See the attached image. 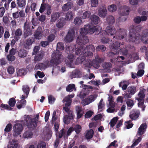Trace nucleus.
Instances as JSON below:
<instances>
[{"mask_svg": "<svg viewBox=\"0 0 148 148\" xmlns=\"http://www.w3.org/2000/svg\"><path fill=\"white\" fill-rule=\"evenodd\" d=\"M70 47H68L66 48V52L68 54L65 60L66 64L68 65H70L73 62L74 55L72 53L74 52V50L71 49L70 50Z\"/></svg>", "mask_w": 148, "mask_h": 148, "instance_id": "nucleus-5", "label": "nucleus"}, {"mask_svg": "<svg viewBox=\"0 0 148 148\" xmlns=\"http://www.w3.org/2000/svg\"><path fill=\"white\" fill-rule=\"evenodd\" d=\"M26 0H17L16 4L18 8H23L25 6Z\"/></svg>", "mask_w": 148, "mask_h": 148, "instance_id": "nucleus-32", "label": "nucleus"}, {"mask_svg": "<svg viewBox=\"0 0 148 148\" xmlns=\"http://www.w3.org/2000/svg\"><path fill=\"white\" fill-rule=\"evenodd\" d=\"M93 130L92 129H90L86 132L85 137L87 139H89L93 137Z\"/></svg>", "mask_w": 148, "mask_h": 148, "instance_id": "nucleus-31", "label": "nucleus"}, {"mask_svg": "<svg viewBox=\"0 0 148 148\" xmlns=\"http://www.w3.org/2000/svg\"><path fill=\"white\" fill-rule=\"evenodd\" d=\"M45 64L42 63H40L36 64L34 68V69L36 70L38 69L41 70L45 69Z\"/></svg>", "mask_w": 148, "mask_h": 148, "instance_id": "nucleus-34", "label": "nucleus"}, {"mask_svg": "<svg viewBox=\"0 0 148 148\" xmlns=\"http://www.w3.org/2000/svg\"><path fill=\"white\" fill-rule=\"evenodd\" d=\"M85 27L84 28H82L81 29L80 32V35L82 36H86V35L88 33V28L87 27V25L85 26Z\"/></svg>", "mask_w": 148, "mask_h": 148, "instance_id": "nucleus-29", "label": "nucleus"}, {"mask_svg": "<svg viewBox=\"0 0 148 148\" xmlns=\"http://www.w3.org/2000/svg\"><path fill=\"white\" fill-rule=\"evenodd\" d=\"M88 62L87 64L92 65L93 67L96 69H98L100 66L101 64L97 61H95L94 59L92 61L90 59H87Z\"/></svg>", "mask_w": 148, "mask_h": 148, "instance_id": "nucleus-15", "label": "nucleus"}, {"mask_svg": "<svg viewBox=\"0 0 148 148\" xmlns=\"http://www.w3.org/2000/svg\"><path fill=\"white\" fill-rule=\"evenodd\" d=\"M64 49L63 44L61 42H58L57 44L56 50L54 51L51 55L50 62L52 64L57 65L62 62L63 58L60 51Z\"/></svg>", "mask_w": 148, "mask_h": 148, "instance_id": "nucleus-2", "label": "nucleus"}, {"mask_svg": "<svg viewBox=\"0 0 148 148\" xmlns=\"http://www.w3.org/2000/svg\"><path fill=\"white\" fill-rule=\"evenodd\" d=\"M99 16L101 18H105L106 15L107 10L105 5H102L98 10Z\"/></svg>", "mask_w": 148, "mask_h": 148, "instance_id": "nucleus-13", "label": "nucleus"}, {"mask_svg": "<svg viewBox=\"0 0 148 148\" xmlns=\"http://www.w3.org/2000/svg\"><path fill=\"white\" fill-rule=\"evenodd\" d=\"M10 107H14L16 103V100L14 98H12L10 99L8 102Z\"/></svg>", "mask_w": 148, "mask_h": 148, "instance_id": "nucleus-53", "label": "nucleus"}, {"mask_svg": "<svg viewBox=\"0 0 148 148\" xmlns=\"http://www.w3.org/2000/svg\"><path fill=\"white\" fill-rule=\"evenodd\" d=\"M86 60V58L84 56H79L76 59V61L75 62V64H82V62Z\"/></svg>", "mask_w": 148, "mask_h": 148, "instance_id": "nucleus-33", "label": "nucleus"}, {"mask_svg": "<svg viewBox=\"0 0 148 148\" xmlns=\"http://www.w3.org/2000/svg\"><path fill=\"white\" fill-rule=\"evenodd\" d=\"M33 136V133L30 130L25 131L23 134V137L24 138H31Z\"/></svg>", "mask_w": 148, "mask_h": 148, "instance_id": "nucleus-36", "label": "nucleus"}, {"mask_svg": "<svg viewBox=\"0 0 148 148\" xmlns=\"http://www.w3.org/2000/svg\"><path fill=\"white\" fill-rule=\"evenodd\" d=\"M142 14L143 15L140 17L141 21H145L147 20V17H148V11H143L142 12Z\"/></svg>", "mask_w": 148, "mask_h": 148, "instance_id": "nucleus-42", "label": "nucleus"}, {"mask_svg": "<svg viewBox=\"0 0 148 148\" xmlns=\"http://www.w3.org/2000/svg\"><path fill=\"white\" fill-rule=\"evenodd\" d=\"M91 23L92 25H96L98 23L99 21V17L95 15H93L90 16Z\"/></svg>", "mask_w": 148, "mask_h": 148, "instance_id": "nucleus-19", "label": "nucleus"}, {"mask_svg": "<svg viewBox=\"0 0 148 148\" xmlns=\"http://www.w3.org/2000/svg\"><path fill=\"white\" fill-rule=\"evenodd\" d=\"M65 23L64 20L63 18H60L57 21L56 27L59 28H62L64 25Z\"/></svg>", "mask_w": 148, "mask_h": 148, "instance_id": "nucleus-22", "label": "nucleus"}, {"mask_svg": "<svg viewBox=\"0 0 148 148\" xmlns=\"http://www.w3.org/2000/svg\"><path fill=\"white\" fill-rule=\"evenodd\" d=\"M60 13L59 12L53 13L51 16V21L55 22L60 17Z\"/></svg>", "mask_w": 148, "mask_h": 148, "instance_id": "nucleus-21", "label": "nucleus"}, {"mask_svg": "<svg viewBox=\"0 0 148 148\" xmlns=\"http://www.w3.org/2000/svg\"><path fill=\"white\" fill-rule=\"evenodd\" d=\"M19 145L18 140L15 139H12L10 143L9 148H17Z\"/></svg>", "mask_w": 148, "mask_h": 148, "instance_id": "nucleus-27", "label": "nucleus"}, {"mask_svg": "<svg viewBox=\"0 0 148 148\" xmlns=\"http://www.w3.org/2000/svg\"><path fill=\"white\" fill-rule=\"evenodd\" d=\"M119 14L122 16L127 15L130 12V8L127 6L124 5L120 7L119 10Z\"/></svg>", "mask_w": 148, "mask_h": 148, "instance_id": "nucleus-12", "label": "nucleus"}, {"mask_svg": "<svg viewBox=\"0 0 148 148\" xmlns=\"http://www.w3.org/2000/svg\"><path fill=\"white\" fill-rule=\"evenodd\" d=\"M112 66L110 62H105L103 65V67L105 69H110Z\"/></svg>", "mask_w": 148, "mask_h": 148, "instance_id": "nucleus-59", "label": "nucleus"}, {"mask_svg": "<svg viewBox=\"0 0 148 148\" xmlns=\"http://www.w3.org/2000/svg\"><path fill=\"white\" fill-rule=\"evenodd\" d=\"M81 73L80 71L78 70H76L73 72L72 74V77L73 78L78 77L81 75Z\"/></svg>", "mask_w": 148, "mask_h": 148, "instance_id": "nucleus-50", "label": "nucleus"}, {"mask_svg": "<svg viewBox=\"0 0 148 148\" xmlns=\"http://www.w3.org/2000/svg\"><path fill=\"white\" fill-rule=\"evenodd\" d=\"M27 71L24 69H20L17 72V74L18 76H24L26 74Z\"/></svg>", "mask_w": 148, "mask_h": 148, "instance_id": "nucleus-43", "label": "nucleus"}, {"mask_svg": "<svg viewBox=\"0 0 148 148\" xmlns=\"http://www.w3.org/2000/svg\"><path fill=\"white\" fill-rule=\"evenodd\" d=\"M75 32L73 30H69L64 38V41L66 42H70L73 40L74 37Z\"/></svg>", "mask_w": 148, "mask_h": 148, "instance_id": "nucleus-11", "label": "nucleus"}, {"mask_svg": "<svg viewBox=\"0 0 148 148\" xmlns=\"http://www.w3.org/2000/svg\"><path fill=\"white\" fill-rule=\"evenodd\" d=\"M73 15L72 12L69 11L66 14V19L67 20L70 21L73 18Z\"/></svg>", "mask_w": 148, "mask_h": 148, "instance_id": "nucleus-49", "label": "nucleus"}, {"mask_svg": "<svg viewBox=\"0 0 148 148\" xmlns=\"http://www.w3.org/2000/svg\"><path fill=\"white\" fill-rule=\"evenodd\" d=\"M35 41V39L34 38L32 37L29 38L26 40L25 44L27 46H29L32 45Z\"/></svg>", "mask_w": 148, "mask_h": 148, "instance_id": "nucleus-41", "label": "nucleus"}, {"mask_svg": "<svg viewBox=\"0 0 148 148\" xmlns=\"http://www.w3.org/2000/svg\"><path fill=\"white\" fill-rule=\"evenodd\" d=\"M1 107L3 108L9 110H12L13 109L12 108L8 106V105L4 103L1 104Z\"/></svg>", "mask_w": 148, "mask_h": 148, "instance_id": "nucleus-64", "label": "nucleus"}, {"mask_svg": "<svg viewBox=\"0 0 148 148\" xmlns=\"http://www.w3.org/2000/svg\"><path fill=\"white\" fill-rule=\"evenodd\" d=\"M81 126L78 124H77L75 125L74 128V130L77 134H79L82 130Z\"/></svg>", "mask_w": 148, "mask_h": 148, "instance_id": "nucleus-46", "label": "nucleus"}, {"mask_svg": "<svg viewBox=\"0 0 148 148\" xmlns=\"http://www.w3.org/2000/svg\"><path fill=\"white\" fill-rule=\"evenodd\" d=\"M87 27L88 28V34H92L95 33L96 35H98L101 32L102 28L99 26L97 25L91 27L89 25H87Z\"/></svg>", "mask_w": 148, "mask_h": 148, "instance_id": "nucleus-7", "label": "nucleus"}, {"mask_svg": "<svg viewBox=\"0 0 148 148\" xmlns=\"http://www.w3.org/2000/svg\"><path fill=\"white\" fill-rule=\"evenodd\" d=\"M22 31L21 29L18 28L16 30L14 38L16 41H17L20 38V36L22 35Z\"/></svg>", "mask_w": 148, "mask_h": 148, "instance_id": "nucleus-20", "label": "nucleus"}, {"mask_svg": "<svg viewBox=\"0 0 148 148\" xmlns=\"http://www.w3.org/2000/svg\"><path fill=\"white\" fill-rule=\"evenodd\" d=\"M145 90L144 88H143L140 90L138 94V97L136 99L138 101L144 100V98L145 97Z\"/></svg>", "mask_w": 148, "mask_h": 148, "instance_id": "nucleus-17", "label": "nucleus"}, {"mask_svg": "<svg viewBox=\"0 0 148 148\" xmlns=\"http://www.w3.org/2000/svg\"><path fill=\"white\" fill-rule=\"evenodd\" d=\"M129 84V81H124L120 82L119 84V87H121L122 89L124 90L127 88V86Z\"/></svg>", "mask_w": 148, "mask_h": 148, "instance_id": "nucleus-25", "label": "nucleus"}, {"mask_svg": "<svg viewBox=\"0 0 148 148\" xmlns=\"http://www.w3.org/2000/svg\"><path fill=\"white\" fill-rule=\"evenodd\" d=\"M89 41L87 36H78L77 39V44L80 45H83L87 43Z\"/></svg>", "mask_w": 148, "mask_h": 148, "instance_id": "nucleus-9", "label": "nucleus"}, {"mask_svg": "<svg viewBox=\"0 0 148 148\" xmlns=\"http://www.w3.org/2000/svg\"><path fill=\"white\" fill-rule=\"evenodd\" d=\"M141 30L140 26L132 25L131 26L130 30L129 41L130 42H134L138 43L140 40V38L142 41L145 43H148V34L143 35L140 37L138 33Z\"/></svg>", "mask_w": 148, "mask_h": 148, "instance_id": "nucleus-1", "label": "nucleus"}, {"mask_svg": "<svg viewBox=\"0 0 148 148\" xmlns=\"http://www.w3.org/2000/svg\"><path fill=\"white\" fill-rule=\"evenodd\" d=\"M101 37L102 38L101 40V41L102 43L106 44L109 43L110 41V39L106 37L107 35L103 36L104 34L103 35L101 33Z\"/></svg>", "mask_w": 148, "mask_h": 148, "instance_id": "nucleus-40", "label": "nucleus"}, {"mask_svg": "<svg viewBox=\"0 0 148 148\" xmlns=\"http://www.w3.org/2000/svg\"><path fill=\"white\" fill-rule=\"evenodd\" d=\"M85 50V48L82 46H79L76 48L75 53L77 55H83Z\"/></svg>", "mask_w": 148, "mask_h": 148, "instance_id": "nucleus-24", "label": "nucleus"}, {"mask_svg": "<svg viewBox=\"0 0 148 148\" xmlns=\"http://www.w3.org/2000/svg\"><path fill=\"white\" fill-rule=\"evenodd\" d=\"M127 91L128 93L133 95L136 92V88L134 86H129L127 88Z\"/></svg>", "mask_w": 148, "mask_h": 148, "instance_id": "nucleus-26", "label": "nucleus"}, {"mask_svg": "<svg viewBox=\"0 0 148 148\" xmlns=\"http://www.w3.org/2000/svg\"><path fill=\"white\" fill-rule=\"evenodd\" d=\"M74 89L76 90L75 85L73 84H71L68 85L66 87V90L67 91L71 92L73 91Z\"/></svg>", "mask_w": 148, "mask_h": 148, "instance_id": "nucleus-39", "label": "nucleus"}, {"mask_svg": "<svg viewBox=\"0 0 148 148\" xmlns=\"http://www.w3.org/2000/svg\"><path fill=\"white\" fill-rule=\"evenodd\" d=\"M65 130L64 129H62L59 132L58 137L59 138H61L63 136L64 138H65Z\"/></svg>", "mask_w": 148, "mask_h": 148, "instance_id": "nucleus-55", "label": "nucleus"}, {"mask_svg": "<svg viewBox=\"0 0 148 148\" xmlns=\"http://www.w3.org/2000/svg\"><path fill=\"white\" fill-rule=\"evenodd\" d=\"M39 116V114H36L35 118H32L28 115H25L24 120L26 122V125L28 128L33 130L36 127L38 123Z\"/></svg>", "mask_w": 148, "mask_h": 148, "instance_id": "nucleus-4", "label": "nucleus"}, {"mask_svg": "<svg viewBox=\"0 0 148 148\" xmlns=\"http://www.w3.org/2000/svg\"><path fill=\"white\" fill-rule=\"evenodd\" d=\"M147 127V125L146 123H144L142 124L138 128V134L139 135H143Z\"/></svg>", "mask_w": 148, "mask_h": 148, "instance_id": "nucleus-18", "label": "nucleus"}, {"mask_svg": "<svg viewBox=\"0 0 148 148\" xmlns=\"http://www.w3.org/2000/svg\"><path fill=\"white\" fill-rule=\"evenodd\" d=\"M46 14L47 15H49L51 14L52 12V9L51 5L49 4L46 5Z\"/></svg>", "mask_w": 148, "mask_h": 148, "instance_id": "nucleus-57", "label": "nucleus"}, {"mask_svg": "<svg viewBox=\"0 0 148 148\" xmlns=\"http://www.w3.org/2000/svg\"><path fill=\"white\" fill-rule=\"evenodd\" d=\"M23 127L22 125L20 123H16L13 126L14 136H16L20 134L22 130Z\"/></svg>", "mask_w": 148, "mask_h": 148, "instance_id": "nucleus-8", "label": "nucleus"}, {"mask_svg": "<svg viewBox=\"0 0 148 148\" xmlns=\"http://www.w3.org/2000/svg\"><path fill=\"white\" fill-rule=\"evenodd\" d=\"M91 12L89 11L85 12L83 14L82 18L83 19L89 18L91 15Z\"/></svg>", "mask_w": 148, "mask_h": 148, "instance_id": "nucleus-52", "label": "nucleus"}, {"mask_svg": "<svg viewBox=\"0 0 148 148\" xmlns=\"http://www.w3.org/2000/svg\"><path fill=\"white\" fill-rule=\"evenodd\" d=\"M118 120V117H114L112 119L109 124L111 127H113L116 123Z\"/></svg>", "mask_w": 148, "mask_h": 148, "instance_id": "nucleus-48", "label": "nucleus"}, {"mask_svg": "<svg viewBox=\"0 0 148 148\" xmlns=\"http://www.w3.org/2000/svg\"><path fill=\"white\" fill-rule=\"evenodd\" d=\"M75 110L77 114V119H78L81 118L84 114L82 107L80 106H77L75 107Z\"/></svg>", "mask_w": 148, "mask_h": 148, "instance_id": "nucleus-14", "label": "nucleus"}, {"mask_svg": "<svg viewBox=\"0 0 148 148\" xmlns=\"http://www.w3.org/2000/svg\"><path fill=\"white\" fill-rule=\"evenodd\" d=\"M138 101V107L141 109L142 111H144L146 108V106L144 104L145 100H141Z\"/></svg>", "mask_w": 148, "mask_h": 148, "instance_id": "nucleus-37", "label": "nucleus"}, {"mask_svg": "<svg viewBox=\"0 0 148 148\" xmlns=\"http://www.w3.org/2000/svg\"><path fill=\"white\" fill-rule=\"evenodd\" d=\"M107 23L109 24H113L115 21V19L113 16L111 15L108 16L106 19Z\"/></svg>", "mask_w": 148, "mask_h": 148, "instance_id": "nucleus-38", "label": "nucleus"}, {"mask_svg": "<svg viewBox=\"0 0 148 148\" xmlns=\"http://www.w3.org/2000/svg\"><path fill=\"white\" fill-rule=\"evenodd\" d=\"M42 35L41 32L37 29L34 34V36L36 39L39 40L41 38Z\"/></svg>", "mask_w": 148, "mask_h": 148, "instance_id": "nucleus-35", "label": "nucleus"}, {"mask_svg": "<svg viewBox=\"0 0 148 148\" xmlns=\"http://www.w3.org/2000/svg\"><path fill=\"white\" fill-rule=\"evenodd\" d=\"M43 57L42 53H40L35 56L34 60L36 61H39L41 60Z\"/></svg>", "mask_w": 148, "mask_h": 148, "instance_id": "nucleus-54", "label": "nucleus"}, {"mask_svg": "<svg viewBox=\"0 0 148 148\" xmlns=\"http://www.w3.org/2000/svg\"><path fill=\"white\" fill-rule=\"evenodd\" d=\"M63 110L68 114V118L70 119H73L74 116L73 114V112L70 110L68 107H63Z\"/></svg>", "mask_w": 148, "mask_h": 148, "instance_id": "nucleus-16", "label": "nucleus"}, {"mask_svg": "<svg viewBox=\"0 0 148 148\" xmlns=\"http://www.w3.org/2000/svg\"><path fill=\"white\" fill-rule=\"evenodd\" d=\"M49 103L50 104H52L54 103L56 99L51 95H50L48 96Z\"/></svg>", "mask_w": 148, "mask_h": 148, "instance_id": "nucleus-60", "label": "nucleus"}, {"mask_svg": "<svg viewBox=\"0 0 148 148\" xmlns=\"http://www.w3.org/2000/svg\"><path fill=\"white\" fill-rule=\"evenodd\" d=\"M106 50V47L103 45H100L97 46L96 48L97 51H104Z\"/></svg>", "mask_w": 148, "mask_h": 148, "instance_id": "nucleus-51", "label": "nucleus"}, {"mask_svg": "<svg viewBox=\"0 0 148 148\" xmlns=\"http://www.w3.org/2000/svg\"><path fill=\"white\" fill-rule=\"evenodd\" d=\"M126 31L124 29H120L119 31V36L115 35L113 37V43L112 44L110 43V47L111 49L117 50L119 49L120 43L119 41V40H121L124 38Z\"/></svg>", "mask_w": 148, "mask_h": 148, "instance_id": "nucleus-3", "label": "nucleus"}, {"mask_svg": "<svg viewBox=\"0 0 148 148\" xmlns=\"http://www.w3.org/2000/svg\"><path fill=\"white\" fill-rule=\"evenodd\" d=\"M116 33V31L115 28L114 26L112 25L107 26L105 30L102 31L101 32V33L103 35L104 34L103 36L108 35L111 36H113V37L114 36V35Z\"/></svg>", "mask_w": 148, "mask_h": 148, "instance_id": "nucleus-6", "label": "nucleus"}, {"mask_svg": "<svg viewBox=\"0 0 148 148\" xmlns=\"http://www.w3.org/2000/svg\"><path fill=\"white\" fill-rule=\"evenodd\" d=\"M19 56L21 58H24L27 56V52L26 50L24 49L20 50L18 52Z\"/></svg>", "mask_w": 148, "mask_h": 148, "instance_id": "nucleus-45", "label": "nucleus"}, {"mask_svg": "<svg viewBox=\"0 0 148 148\" xmlns=\"http://www.w3.org/2000/svg\"><path fill=\"white\" fill-rule=\"evenodd\" d=\"M46 145L45 142L41 141L37 145V148H46Z\"/></svg>", "mask_w": 148, "mask_h": 148, "instance_id": "nucleus-56", "label": "nucleus"}, {"mask_svg": "<svg viewBox=\"0 0 148 148\" xmlns=\"http://www.w3.org/2000/svg\"><path fill=\"white\" fill-rule=\"evenodd\" d=\"M26 103V101L25 100H21L20 102L17 103H16V106L17 108L18 109H20L21 108H23L25 107Z\"/></svg>", "mask_w": 148, "mask_h": 148, "instance_id": "nucleus-30", "label": "nucleus"}, {"mask_svg": "<svg viewBox=\"0 0 148 148\" xmlns=\"http://www.w3.org/2000/svg\"><path fill=\"white\" fill-rule=\"evenodd\" d=\"M140 114L139 110H133L130 112L129 117L132 121L136 120L138 118Z\"/></svg>", "mask_w": 148, "mask_h": 148, "instance_id": "nucleus-10", "label": "nucleus"}, {"mask_svg": "<svg viewBox=\"0 0 148 148\" xmlns=\"http://www.w3.org/2000/svg\"><path fill=\"white\" fill-rule=\"evenodd\" d=\"M97 96L95 94H94L89 96L87 98L88 100L90 101V103L93 102L95 100Z\"/></svg>", "mask_w": 148, "mask_h": 148, "instance_id": "nucleus-61", "label": "nucleus"}, {"mask_svg": "<svg viewBox=\"0 0 148 148\" xmlns=\"http://www.w3.org/2000/svg\"><path fill=\"white\" fill-rule=\"evenodd\" d=\"M72 6V4L70 2H68L62 6V10L64 12H66L71 9Z\"/></svg>", "mask_w": 148, "mask_h": 148, "instance_id": "nucleus-23", "label": "nucleus"}, {"mask_svg": "<svg viewBox=\"0 0 148 148\" xmlns=\"http://www.w3.org/2000/svg\"><path fill=\"white\" fill-rule=\"evenodd\" d=\"M142 139L141 137H139L133 143L131 146V148H134L135 146L137 145L139 143L140 141Z\"/></svg>", "mask_w": 148, "mask_h": 148, "instance_id": "nucleus-63", "label": "nucleus"}, {"mask_svg": "<svg viewBox=\"0 0 148 148\" xmlns=\"http://www.w3.org/2000/svg\"><path fill=\"white\" fill-rule=\"evenodd\" d=\"M22 89L23 92L25 93L26 97H27L29 92V87L27 85L23 86Z\"/></svg>", "mask_w": 148, "mask_h": 148, "instance_id": "nucleus-44", "label": "nucleus"}, {"mask_svg": "<svg viewBox=\"0 0 148 148\" xmlns=\"http://www.w3.org/2000/svg\"><path fill=\"white\" fill-rule=\"evenodd\" d=\"M24 34V37L26 38L28 36L31 35L32 34V31L31 30L29 29V30H26Z\"/></svg>", "mask_w": 148, "mask_h": 148, "instance_id": "nucleus-62", "label": "nucleus"}, {"mask_svg": "<svg viewBox=\"0 0 148 148\" xmlns=\"http://www.w3.org/2000/svg\"><path fill=\"white\" fill-rule=\"evenodd\" d=\"M82 22V21L80 17H77L74 19V23L76 25H80Z\"/></svg>", "mask_w": 148, "mask_h": 148, "instance_id": "nucleus-58", "label": "nucleus"}, {"mask_svg": "<svg viewBox=\"0 0 148 148\" xmlns=\"http://www.w3.org/2000/svg\"><path fill=\"white\" fill-rule=\"evenodd\" d=\"M93 56V53L92 52L90 51H86V48H85V50L83 56H84L86 58V62H88L87 59H88V58H91Z\"/></svg>", "mask_w": 148, "mask_h": 148, "instance_id": "nucleus-28", "label": "nucleus"}, {"mask_svg": "<svg viewBox=\"0 0 148 148\" xmlns=\"http://www.w3.org/2000/svg\"><path fill=\"white\" fill-rule=\"evenodd\" d=\"M108 9L110 12H114L117 9L116 5L114 4L108 6Z\"/></svg>", "mask_w": 148, "mask_h": 148, "instance_id": "nucleus-47", "label": "nucleus"}]
</instances>
